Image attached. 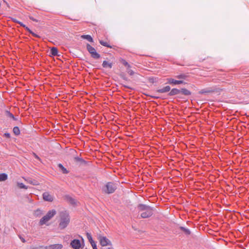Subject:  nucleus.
<instances>
[{
	"instance_id": "obj_1",
	"label": "nucleus",
	"mask_w": 249,
	"mask_h": 249,
	"mask_svg": "<svg viewBox=\"0 0 249 249\" xmlns=\"http://www.w3.org/2000/svg\"><path fill=\"white\" fill-rule=\"evenodd\" d=\"M138 209L139 211L142 212L141 216L142 218H146L150 217L153 214L154 208L149 206L139 204L138 205Z\"/></svg>"
},
{
	"instance_id": "obj_2",
	"label": "nucleus",
	"mask_w": 249,
	"mask_h": 249,
	"mask_svg": "<svg viewBox=\"0 0 249 249\" xmlns=\"http://www.w3.org/2000/svg\"><path fill=\"white\" fill-rule=\"evenodd\" d=\"M59 216V227L61 230L64 229L68 226L70 222V216L68 212L64 211L60 212Z\"/></svg>"
},
{
	"instance_id": "obj_3",
	"label": "nucleus",
	"mask_w": 249,
	"mask_h": 249,
	"mask_svg": "<svg viewBox=\"0 0 249 249\" xmlns=\"http://www.w3.org/2000/svg\"><path fill=\"white\" fill-rule=\"evenodd\" d=\"M118 184L113 182H108L103 187L102 191L106 194H111L115 192L117 188Z\"/></svg>"
},
{
	"instance_id": "obj_4",
	"label": "nucleus",
	"mask_w": 249,
	"mask_h": 249,
	"mask_svg": "<svg viewBox=\"0 0 249 249\" xmlns=\"http://www.w3.org/2000/svg\"><path fill=\"white\" fill-rule=\"evenodd\" d=\"M56 213V212L54 209L48 211L46 214L40 219L39 222V225L42 226L45 224L46 223L53 217Z\"/></svg>"
},
{
	"instance_id": "obj_5",
	"label": "nucleus",
	"mask_w": 249,
	"mask_h": 249,
	"mask_svg": "<svg viewBox=\"0 0 249 249\" xmlns=\"http://www.w3.org/2000/svg\"><path fill=\"white\" fill-rule=\"evenodd\" d=\"M87 49L91 54V56L94 59H99L100 58V54L96 51L95 48L90 45L89 44H87Z\"/></svg>"
},
{
	"instance_id": "obj_6",
	"label": "nucleus",
	"mask_w": 249,
	"mask_h": 249,
	"mask_svg": "<svg viewBox=\"0 0 249 249\" xmlns=\"http://www.w3.org/2000/svg\"><path fill=\"white\" fill-rule=\"evenodd\" d=\"M83 244L81 243V241L79 239H73L71 242V247L74 249H79L80 248H83Z\"/></svg>"
},
{
	"instance_id": "obj_7",
	"label": "nucleus",
	"mask_w": 249,
	"mask_h": 249,
	"mask_svg": "<svg viewBox=\"0 0 249 249\" xmlns=\"http://www.w3.org/2000/svg\"><path fill=\"white\" fill-rule=\"evenodd\" d=\"M99 241L100 245L103 247L112 245L111 241L105 236H100L99 237Z\"/></svg>"
},
{
	"instance_id": "obj_8",
	"label": "nucleus",
	"mask_w": 249,
	"mask_h": 249,
	"mask_svg": "<svg viewBox=\"0 0 249 249\" xmlns=\"http://www.w3.org/2000/svg\"><path fill=\"white\" fill-rule=\"evenodd\" d=\"M215 91V88L210 87L201 89L200 91H199L198 93L200 94H204L209 93H213Z\"/></svg>"
},
{
	"instance_id": "obj_9",
	"label": "nucleus",
	"mask_w": 249,
	"mask_h": 249,
	"mask_svg": "<svg viewBox=\"0 0 249 249\" xmlns=\"http://www.w3.org/2000/svg\"><path fill=\"white\" fill-rule=\"evenodd\" d=\"M167 83L169 84H173L174 85L181 84H185L183 80H175L173 78H168L167 79Z\"/></svg>"
},
{
	"instance_id": "obj_10",
	"label": "nucleus",
	"mask_w": 249,
	"mask_h": 249,
	"mask_svg": "<svg viewBox=\"0 0 249 249\" xmlns=\"http://www.w3.org/2000/svg\"><path fill=\"white\" fill-rule=\"evenodd\" d=\"M43 198L44 200L52 202L53 200V197L52 195H51L48 192H44L43 195Z\"/></svg>"
},
{
	"instance_id": "obj_11",
	"label": "nucleus",
	"mask_w": 249,
	"mask_h": 249,
	"mask_svg": "<svg viewBox=\"0 0 249 249\" xmlns=\"http://www.w3.org/2000/svg\"><path fill=\"white\" fill-rule=\"evenodd\" d=\"M86 235L89 241V242L91 246L93 248V249H97L96 243L92 239V237L90 233L87 232Z\"/></svg>"
},
{
	"instance_id": "obj_12",
	"label": "nucleus",
	"mask_w": 249,
	"mask_h": 249,
	"mask_svg": "<svg viewBox=\"0 0 249 249\" xmlns=\"http://www.w3.org/2000/svg\"><path fill=\"white\" fill-rule=\"evenodd\" d=\"M180 89H178L177 88H174L171 90L170 89V92L168 93V95L170 96H173L174 95L179 94L180 93Z\"/></svg>"
},
{
	"instance_id": "obj_13",
	"label": "nucleus",
	"mask_w": 249,
	"mask_h": 249,
	"mask_svg": "<svg viewBox=\"0 0 249 249\" xmlns=\"http://www.w3.org/2000/svg\"><path fill=\"white\" fill-rule=\"evenodd\" d=\"M175 77L177 79L183 80H187L189 77V75L187 73H181L180 74L176 75Z\"/></svg>"
},
{
	"instance_id": "obj_14",
	"label": "nucleus",
	"mask_w": 249,
	"mask_h": 249,
	"mask_svg": "<svg viewBox=\"0 0 249 249\" xmlns=\"http://www.w3.org/2000/svg\"><path fill=\"white\" fill-rule=\"evenodd\" d=\"M171 88L169 86H166L163 88L157 90V92L159 93H166L170 91Z\"/></svg>"
},
{
	"instance_id": "obj_15",
	"label": "nucleus",
	"mask_w": 249,
	"mask_h": 249,
	"mask_svg": "<svg viewBox=\"0 0 249 249\" xmlns=\"http://www.w3.org/2000/svg\"><path fill=\"white\" fill-rule=\"evenodd\" d=\"M48 249H61L63 247L60 244H53L47 246Z\"/></svg>"
},
{
	"instance_id": "obj_16",
	"label": "nucleus",
	"mask_w": 249,
	"mask_h": 249,
	"mask_svg": "<svg viewBox=\"0 0 249 249\" xmlns=\"http://www.w3.org/2000/svg\"><path fill=\"white\" fill-rule=\"evenodd\" d=\"M180 93L182 94L183 95L188 96H190L191 95V92L190 90H189L188 89H187L181 88L180 89Z\"/></svg>"
},
{
	"instance_id": "obj_17",
	"label": "nucleus",
	"mask_w": 249,
	"mask_h": 249,
	"mask_svg": "<svg viewBox=\"0 0 249 249\" xmlns=\"http://www.w3.org/2000/svg\"><path fill=\"white\" fill-rule=\"evenodd\" d=\"M102 66L104 68H110L111 69L112 67V64L111 63H109L107 61H104L102 64Z\"/></svg>"
},
{
	"instance_id": "obj_18",
	"label": "nucleus",
	"mask_w": 249,
	"mask_h": 249,
	"mask_svg": "<svg viewBox=\"0 0 249 249\" xmlns=\"http://www.w3.org/2000/svg\"><path fill=\"white\" fill-rule=\"evenodd\" d=\"M50 54L53 56L58 55L57 49L56 47H52L50 50Z\"/></svg>"
},
{
	"instance_id": "obj_19",
	"label": "nucleus",
	"mask_w": 249,
	"mask_h": 249,
	"mask_svg": "<svg viewBox=\"0 0 249 249\" xmlns=\"http://www.w3.org/2000/svg\"><path fill=\"white\" fill-rule=\"evenodd\" d=\"M81 37L83 39H87L90 42H93V39L92 37L91 36L87 35H82L81 36Z\"/></svg>"
},
{
	"instance_id": "obj_20",
	"label": "nucleus",
	"mask_w": 249,
	"mask_h": 249,
	"mask_svg": "<svg viewBox=\"0 0 249 249\" xmlns=\"http://www.w3.org/2000/svg\"><path fill=\"white\" fill-rule=\"evenodd\" d=\"M58 167L61 170V172H62L63 174H66L69 173V171H68L67 169L65 167H64L62 164H58Z\"/></svg>"
},
{
	"instance_id": "obj_21",
	"label": "nucleus",
	"mask_w": 249,
	"mask_h": 249,
	"mask_svg": "<svg viewBox=\"0 0 249 249\" xmlns=\"http://www.w3.org/2000/svg\"><path fill=\"white\" fill-rule=\"evenodd\" d=\"M179 229L181 230L182 231H183L184 232V233L186 234V235H190L191 234V231H190L189 229H187V228H186L185 227H182V226H180L179 227Z\"/></svg>"
},
{
	"instance_id": "obj_22",
	"label": "nucleus",
	"mask_w": 249,
	"mask_h": 249,
	"mask_svg": "<svg viewBox=\"0 0 249 249\" xmlns=\"http://www.w3.org/2000/svg\"><path fill=\"white\" fill-rule=\"evenodd\" d=\"M8 178V176L5 173L0 174V181L6 180Z\"/></svg>"
},
{
	"instance_id": "obj_23",
	"label": "nucleus",
	"mask_w": 249,
	"mask_h": 249,
	"mask_svg": "<svg viewBox=\"0 0 249 249\" xmlns=\"http://www.w3.org/2000/svg\"><path fill=\"white\" fill-rule=\"evenodd\" d=\"M66 198H67V200L69 201V202L72 205H74L76 204V200L71 197V196H66Z\"/></svg>"
},
{
	"instance_id": "obj_24",
	"label": "nucleus",
	"mask_w": 249,
	"mask_h": 249,
	"mask_svg": "<svg viewBox=\"0 0 249 249\" xmlns=\"http://www.w3.org/2000/svg\"><path fill=\"white\" fill-rule=\"evenodd\" d=\"M13 133L15 135L18 136L20 134V130L18 126H15L13 129Z\"/></svg>"
},
{
	"instance_id": "obj_25",
	"label": "nucleus",
	"mask_w": 249,
	"mask_h": 249,
	"mask_svg": "<svg viewBox=\"0 0 249 249\" xmlns=\"http://www.w3.org/2000/svg\"><path fill=\"white\" fill-rule=\"evenodd\" d=\"M99 42H100V44H101L102 45H103L105 47H107L109 48H111V46L107 42H105L103 40H101L99 41Z\"/></svg>"
},
{
	"instance_id": "obj_26",
	"label": "nucleus",
	"mask_w": 249,
	"mask_h": 249,
	"mask_svg": "<svg viewBox=\"0 0 249 249\" xmlns=\"http://www.w3.org/2000/svg\"><path fill=\"white\" fill-rule=\"evenodd\" d=\"M18 186L21 189H27V187L23 183H18Z\"/></svg>"
},
{
	"instance_id": "obj_27",
	"label": "nucleus",
	"mask_w": 249,
	"mask_h": 249,
	"mask_svg": "<svg viewBox=\"0 0 249 249\" xmlns=\"http://www.w3.org/2000/svg\"><path fill=\"white\" fill-rule=\"evenodd\" d=\"M75 160L76 161H80V162H81L82 163H85L86 162V161L85 160H84L82 158H79L78 157H75Z\"/></svg>"
},
{
	"instance_id": "obj_28",
	"label": "nucleus",
	"mask_w": 249,
	"mask_h": 249,
	"mask_svg": "<svg viewBox=\"0 0 249 249\" xmlns=\"http://www.w3.org/2000/svg\"><path fill=\"white\" fill-rule=\"evenodd\" d=\"M41 214V211L39 209H37L35 212V215L36 216H38Z\"/></svg>"
},
{
	"instance_id": "obj_29",
	"label": "nucleus",
	"mask_w": 249,
	"mask_h": 249,
	"mask_svg": "<svg viewBox=\"0 0 249 249\" xmlns=\"http://www.w3.org/2000/svg\"><path fill=\"white\" fill-rule=\"evenodd\" d=\"M32 249H48L47 246H39L33 248Z\"/></svg>"
},
{
	"instance_id": "obj_30",
	"label": "nucleus",
	"mask_w": 249,
	"mask_h": 249,
	"mask_svg": "<svg viewBox=\"0 0 249 249\" xmlns=\"http://www.w3.org/2000/svg\"><path fill=\"white\" fill-rule=\"evenodd\" d=\"M6 112L7 115L8 117H10L11 118H14V115L12 113H11L10 111H6Z\"/></svg>"
},
{
	"instance_id": "obj_31",
	"label": "nucleus",
	"mask_w": 249,
	"mask_h": 249,
	"mask_svg": "<svg viewBox=\"0 0 249 249\" xmlns=\"http://www.w3.org/2000/svg\"><path fill=\"white\" fill-rule=\"evenodd\" d=\"M29 33H30L31 34H32V36H35V37H38V38H40V36L39 35H37V34H35V33H34L32 31H30V32Z\"/></svg>"
},
{
	"instance_id": "obj_32",
	"label": "nucleus",
	"mask_w": 249,
	"mask_h": 249,
	"mask_svg": "<svg viewBox=\"0 0 249 249\" xmlns=\"http://www.w3.org/2000/svg\"><path fill=\"white\" fill-rule=\"evenodd\" d=\"M121 63L125 66L126 65H128V62H126L124 59H122Z\"/></svg>"
},
{
	"instance_id": "obj_33",
	"label": "nucleus",
	"mask_w": 249,
	"mask_h": 249,
	"mask_svg": "<svg viewBox=\"0 0 249 249\" xmlns=\"http://www.w3.org/2000/svg\"><path fill=\"white\" fill-rule=\"evenodd\" d=\"M31 184L34 185H37L38 184L37 181L36 180H34L33 181H31L30 182Z\"/></svg>"
},
{
	"instance_id": "obj_34",
	"label": "nucleus",
	"mask_w": 249,
	"mask_h": 249,
	"mask_svg": "<svg viewBox=\"0 0 249 249\" xmlns=\"http://www.w3.org/2000/svg\"><path fill=\"white\" fill-rule=\"evenodd\" d=\"M127 72L130 75H133L134 74V72L132 70H128Z\"/></svg>"
},
{
	"instance_id": "obj_35",
	"label": "nucleus",
	"mask_w": 249,
	"mask_h": 249,
	"mask_svg": "<svg viewBox=\"0 0 249 249\" xmlns=\"http://www.w3.org/2000/svg\"><path fill=\"white\" fill-rule=\"evenodd\" d=\"M18 237H19V238H20V239L21 240V241L23 243H25L26 242V240H25V239L21 235H19Z\"/></svg>"
},
{
	"instance_id": "obj_36",
	"label": "nucleus",
	"mask_w": 249,
	"mask_h": 249,
	"mask_svg": "<svg viewBox=\"0 0 249 249\" xmlns=\"http://www.w3.org/2000/svg\"><path fill=\"white\" fill-rule=\"evenodd\" d=\"M3 136L7 138H10V134L9 133H5Z\"/></svg>"
},
{
	"instance_id": "obj_37",
	"label": "nucleus",
	"mask_w": 249,
	"mask_h": 249,
	"mask_svg": "<svg viewBox=\"0 0 249 249\" xmlns=\"http://www.w3.org/2000/svg\"><path fill=\"white\" fill-rule=\"evenodd\" d=\"M29 18H30L31 20H32L34 21H35V22H38V20H37V19H35L34 17H32V16L29 17Z\"/></svg>"
},
{
	"instance_id": "obj_38",
	"label": "nucleus",
	"mask_w": 249,
	"mask_h": 249,
	"mask_svg": "<svg viewBox=\"0 0 249 249\" xmlns=\"http://www.w3.org/2000/svg\"><path fill=\"white\" fill-rule=\"evenodd\" d=\"M149 82L152 83H154V82H156V81L155 80V78H154L152 77V78H149Z\"/></svg>"
},
{
	"instance_id": "obj_39",
	"label": "nucleus",
	"mask_w": 249,
	"mask_h": 249,
	"mask_svg": "<svg viewBox=\"0 0 249 249\" xmlns=\"http://www.w3.org/2000/svg\"><path fill=\"white\" fill-rule=\"evenodd\" d=\"M18 24H19L21 26L23 27H25V25L22 22L19 21V22H18Z\"/></svg>"
},
{
	"instance_id": "obj_40",
	"label": "nucleus",
	"mask_w": 249,
	"mask_h": 249,
	"mask_svg": "<svg viewBox=\"0 0 249 249\" xmlns=\"http://www.w3.org/2000/svg\"><path fill=\"white\" fill-rule=\"evenodd\" d=\"M12 21L15 22V23H18V22H19V21L17 19H15V18H12Z\"/></svg>"
},
{
	"instance_id": "obj_41",
	"label": "nucleus",
	"mask_w": 249,
	"mask_h": 249,
	"mask_svg": "<svg viewBox=\"0 0 249 249\" xmlns=\"http://www.w3.org/2000/svg\"><path fill=\"white\" fill-rule=\"evenodd\" d=\"M25 29L27 31H28L29 33L30 32V31H31L28 27H27L26 26H25V27H24Z\"/></svg>"
},
{
	"instance_id": "obj_42",
	"label": "nucleus",
	"mask_w": 249,
	"mask_h": 249,
	"mask_svg": "<svg viewBox=\"0 0 249 249\" xmlns=\"http://www.w3.org/2000/svg\"><path fill=\"white\" fill-rule=\"evenodd\" d=\"M151 97L154 99H158L159 98V97L155 96V95H152V96H151Z\"/></svg>"
},
{
	"instance_id": "obj_43",
	"label": "nucleus",
	"mask_w": 249,
	"mask_h": 249,
	"mask_svg": "<svg viewBox=\"0 0 249 249\" xmlns=\"http://www.w3.org/2000/svg\"><path fill=\"white\" fill-rule=\"evenodd\" d=\"M123 85V86H124V87H125V88H128V89H132V88H130V87L127 86H126V85Z\"/></svg>"
},
{
	"instance_id": "obj_44",
	"label": "nucleus",
	"mask_w": 249,
	"mask_h": 249,
	"mask_svg": "<svg viewBox=\"0 0 249 249\" xmlns=\"http://www.w3.org/2000/svg\"><path fill=\"white\" fill-rule=\"evenodd\" d=\"M122 78H123L124 80H126V81H127V80H128V79H127V78L125 76H122Z\"/></svg>"
},
{
	"instance_id": "obj_45",
	"label": "nucleus",
	"mask_w": 249,
	"mask_h": 249,
	"mask_svg": "<svg viewBox=\"0 0 249 249\" xmlns=\"http://www.w3.org/2000/svg\"><path fill=\"white\" fill-rule=\"evenodd\" d=\"M35 155V158L37 159H39V158L38 157V156H37L36 154H34Z\"/></svg>"
},
{
	"instance_id": "obj_46",
	"label": "nucleus",
	"mask_w": 249,
	"mask_h": 249,
	"mask_svg": "<svg viewBox=\"0 0 249 249\" xmlns=\"http://www.w3.org/2000/svg\"><path fill=\"white\" fill-rule=\"evenodd\" d=\"M81 238H82V244H83V245H84V239L83 238H82V237H81Z\"/></svg>"
},
{
	"instance_id": "obj_47",
	"label": "nucleus",
	"mask_w": 249,
	"mask_h": 249,
	"mask_svg": "<svg viewBox=\"0 0 249 249\" xmlns=\"http://www.w3.org/2000/svg\"><path fill=\"white\" fill-rule=\"evenodd\" d=\"M125 67H127V68L128 69V68H130L131 67L130 65L128 64V65H126Z\"/></svg>"
},
{
	"instance_id": "obj_48",
	"label": "nucleus",
	"mask_w": 249,
	"mask_h": 249,
	"mask_svg": "<svg viewBox=\"0 0 249 249\" xmlns=\"http://www.w3.org/2000/svg\"><path fill=\"white\" fill-rule=\"evenodd\" d=\"M12 119L15 120V121H16L17 119L15 117V116H14V118H12Z\"/></svg>"
},
{
	"instance_id": "obj_49",
	"label": "nucleus",
	"mask_w": 249,
	"mask_h": 249,
	"mask_svg": "<svg viewBox=\"0 0 249 249\" xmlns=\"http://www.w3.org/2000/svg\"><path fill=\"white\" fill-rule=\"evenodd\" d=\"M179 98H181V99H184V98L183 97H179Z\"/></svg>"
}]
</instances>
